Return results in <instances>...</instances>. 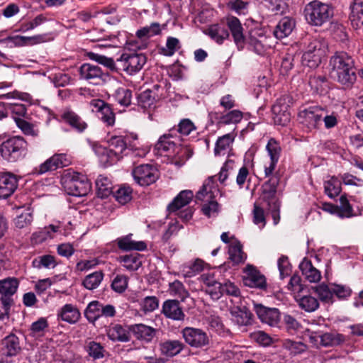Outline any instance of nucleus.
<instances>
[{
  "instance_id": "f257e3e1",
  "label": "nucleus",
  "mask_w": 363,
  "mask_h": 363,
  "mask_svg": "<svg viewBox=\"0 0 363 363\" xmlns=\"http://www.w3.org/2000/svg\"><path fill=\"white\" fill-rule=\"evenodd\" d=\"M303 14L309 25L320 27L330 21L333 16V9L329 4L313 0L306 4Z\"/></svg>"
},
{
  "instance_id": "f03ea898",
  "label": "nucleus",
  "mask_w": 363,
  "mask_h": 363,
  "mask_svg": "<svg viewBox=\"0 0 363 363\" xmlns=\"http://www.w3.org/2000/svg\"><path fill=\"white\" fill-rule=\"evenodd\" d=\"M214 180L215 176L209 177L196 196V199L203 202L201 211L208 218L216 216L219 211L218 203L214 199L218 192Z\"/></svg>"
},
{
  "instance_id": "7ed1b4c3",
  "label": "nucleus",
  "mask_w": 363,
  "mask_h": 363,
  "mask_svg": "<svg viewBox=\"0 0 363 363\" xmlns=\"http://www.w3.org/2000/svg\"><path fill=\"white\" fill-rule=\"evenodd\" d=\"M64 186L69 195L84 196L91 189V184L86 175L67 169L63 176Z\"/></svg>"
},
{
  "instance_id": "20e7f679",
  "label": "nucleus",
  "mask_w": 363,
  "mask_h": 363,
  "mask_svg": "<svg viewBox=\"0 0 363 363\" xmlns=\"http://www.w3.org/2000/svg\"><path fill=\"white\" fill-rule=\"evenodd\" d=\"M171 134H164L161 136L155 144V149L157 153L162 155L164 152L173 155V162L177 166L183 165L189 157L188 155V149L181 145H177L176 143L171 140Z\"/></svg>"
},
{
  "instance_id": "39448f33",
  "label": "nucleus",
  "mask_w": 363,
  "mask_h": 363,
  "mask_svg": "<svg viewBox=\"0 0 363 363\" xmlns=\"http://www.w3.org/2000/svg\"><path fill=\"white\" fill-rule=\"evenodd\" d=\"M27 151V142L20 136L12 137L0 145L1 156L9 162H16L23 158Z\"/></svg>"
},
{
  "instance_id": "423d86ee",
  "label": "nucleus",
  "mask_w": 363,
  "mask_h": 363,
  "mask_svg": "<svg viewBox=\"0 0 363 363\" xmlns=\"http://www.w3.org/2000/svg\"><path fill=\"white\" fill-rule=\"evenodd\" d=\"M117 62L123 71L133 74L143 68L146 63V57L143 54L123 53Z\"/></svg>"
},
{
  "instance_id": "0eeeda50",
  "label": "nucleus",
  "mask_w": 363,
  "mask_h": 363,
  "mask_svg": "<svg viewBox=\"0 0 363 363\" xmlns=\"http://www.w3.org/2000/svg\"><path fill=\"white\" fill-rule=\"evenodd\" d=\"M132 174L135 182L144 186L155 183L159 177L157 169L150 164H141L136 167L133 170Z\"/></svg>"
},
{
  "instance_id": "6e6552de",
  "label": "nucleus",
  "mask_w": 363,
  "mask_h": 363,
  "mask_svg": "<svg viewBox=\"0 0 363 363\" xmlns=\"http://www.w3.org/2000/svg\"><path fill=\"white\" fill-rule=\"evenodd\" d=\"M79 76L81 79L94 85L103 84L107 77L99 66L91 63H84L80 67Z\"/></svg>"
},
{
  "instance_id": "1a4fd4ad",
  "label": "nucleus",
  "mask_w": 363,
  "mask_h": 363,
  "mask_svg": "<svg viewBox=\"0 0 363 363\" xmlns=\"http://www.w3.org/2000/svg\"><path fill=\"white\" fill-rule=\"evenodd\" d=\"M354 60L352 56L345 52H337L333 55L329 61L330 74L332 78L345 70L354 66Z\"/></svg>"
},
{
  "instance_id": "9d476101",
  "label": "nucleus",
  "mask_w": 363,
  "mask_h": 363,
  "mask_svg": "<svg viewBox=\"0 0 363 363\" xmlns=\"http://www.w3.org/2000/svg\"><path fill=\"white\" fill-rule=\"evenodd\" d=\"M182 334L185 342L191 347L199 348L209 344V337L202 329L186 327L182 330Z\"/></svg>"
},
{
  "instance_id": "9b49d317",
  "label": "nucleus",
  "mask_w": 363,
  "mask_h": 363,
  "mask_svg": "<svg viewBox=\"0 0 363 363\" xmlns=\"http://www.w3.org/2000/svg\"><path fill=\"white\" fill-rule=\"evenodd\" d=\"M324 114V109L313 106L300 111L298 118L300 122L308 129H314L320 123Z\"/></svg>"
},
{
  "instance_id": "f8f14e48",
  "label": "nucleus",
  "mask_w": 363,
  "mask_h": 363,
  "mask_svg": "<svg viewBox=\"0 0 363 363\" xmlns=\"http://www.w3.org/2000/svg\"><path fill=\"white\" fill-rule=\"evenodd\" d=\"M277 181L269 179L262 186V194L259 196L261 205H266L268 207L277 208L279 202L276 196Z\"/></svg>"
},
{
  "instance_id": "ddd939ff",
  "label": "nucleus",
  "mask_w": 363,
  "mask_h": 363,
  "mask_svg": "<svg viewBox=\"0 0 363 363\" xmlns=\"http://www.w3.org/2000/svg\"><path fill=\"white\" fill-rule=\"evenodd\" d=\"M245 275L243 282L245 286L251 288L264 289L267 287L266 279L257 269L252 265H247L244 270Z\"/></svg>"
},
{
  "instance_id": "4468645a",
  "label": "nucleus",
  "mask_w": 363,
  "mask_h": 363,
  "mask_svg": "<svg viewBox=\"0 0 363 363\" xmlns=\"http://www.w3.org/2000/svg\"><path fill=\"white\" fill-rule=\"evenodd\" d=\"M18 186V179L12 173L0 172V199L12 195Z\"/></svg>"
},
{
  "instance_id": "2eb2a0df",
  "label": "nucleus",
  "mask_w": 363,
  "mask_h": 363,
  "mask_svg": "<svg viewBox=\"0 0 363 363\" xmlns=\"http://www.w3.org/2000/svg\"><path fill=\"white\" fill-rule=\"evenodd\" d=\"M279 99L272 106L273 120L275 125L285 126L291 121L289 106L285 102Z\"/></svg>"
},
{
  "instance_id": "dca6fc26",
  "label": "nucleus",
  "mask_w": 363,
  "mask_h": 363,
  "mask_svg": "<svg viewBox=\"0 0 363 363\" xmlns=\"http://www.w3.org/2000/svg\"><path fill=\"white\" fill-rule=\"evenodd\" d=\"M129 330L137 340L146 343L151 342L157 333V329L143 323L132 325Z\"/></svg>"
},
{
  "instance_id": "f3484780",
  "label": "nucleus",
  "mask_w": 363,
  "mask_h": 363,
  "mask_svg": "<svg viewBox=\"0 0 363 363\" xmlns=\"http://www.w3.org/2000/svg\"><path fill=\"white\" fill-rule=\"evenodd\" d=\"M200 281L206 286V291L213 299H218L221 296L222 284L215 278L213 273H204L200 277Z\"/></svg>"
},
{
  "instance_id": "a211bd4d",
  "label": "nucleus",
  "mask_w": 363,
  "mask_h": 363,
  "mask_svg": "<svg viewBox=\"0 0 363 363\" xmlns=\"http://www.w3.org/2000/svg\"><path fill=\"white\" fill-rule=\"evenodd\" d=\"M226 24L238 49H242L245 44V37L240 21L236 17L228 16L226 18Z\"/></svg>"
},
{
  "instance_id": "6ab92c4d",
  "label": "nucleus",
  "mask_w": 363,
  "mask_h": 363,
  "mask_svg": "<svg viewBox=\"0 0 363 363\" xmlns=\"http://www.w3.org/2000/svg\"><path fill=\"white\" fill-rule=\"evenodd\" d=\"M255 307L256 313L262 323L273 326L279 321L280 313L278 309L267 308L262 305H256Z\"/></svg>"
},
{
  "instance_id": "aec40b11",
  "label": "nucleus",
  "mask_w": 363,
  "mask_h": 363,
  "mask_svg": "<svg viewBox=\"0 0 363 363\" xmlns=\"http://www.w3.org/2000/svg\"><path fill=\"white\" fill-rule=\"evenodd\" d=\"M162 313L165 317L174 320H183L185 314L179 302L177 300H167L162 304Z\"/></svg>"
},
{
  "instance_id": "412c9836",
  "label": "nucleus",
  "mask_w": 363,
  "mask_h": 363,
  "mask_svg": "<svg viewBox=\"0 0 363 363\" xmlns=\"http://www.w3.org/2000/svg\"><path fill=\"white\" fill-rule=\"evenodd\" d=\"M18 286V281L15 278H7L0 281V299L11 303V296L13 295Z\"/></svg>"
},
{
  "instance_id": "4be33fe9",
  "label": "nucleus",
  "mask_w": 363,
  "mask_h": 363,
  "mask_svg": "<svg viewBox=\"0 0 363 363\" xmlns=\"http://www.w3.org/2000/svg\"><path fill=\"white\" fill-rule=\"evenodd\" d=\"M184 348V345L178 340H167L160 343L162 354L172 357L179 354Z\"/></svg>"
},
{
  "instance_id": "5701e85b",
  "label": "nucleus",
  "mask_w": 363,
  "mask_h": 363,
  "mask_svg": "<svg viewBox=\"0 0 363 363\" xmlns=\"http://www.w3.org/2000/svg\"><path fill=\"white\" fill-rule=\"evenodd\" d=\"M299 268L304 278L311 283H315L320 280L321 274L315 268L311 262L307 259H303L299 264Z\"/></svg>"
},
{
  "instance_id": "b1692460",
  "label": "nucleus",
  "mask_w": 363,
  "mask_h": 363,
  "mask_svg": "<svg viewBox=\"0 0 363 363\" xmlns=\"http://www.w3.org/2000/svg\"><path fill=\"white\" fill-rule=\"evenodd\" d=\"M344 89H351L357 81L355 65L342 70L340 74L333 77Z\"/></svg>"
},
{
  "instance_id": "393cba45",
  "label": "nucleus",
  "mask_w": 363,
  "mask_h": 363,
  "mask_svg": "<svg viewBox=\"0 0 363 363\" xmlns=\"http://www.w3.org/2000/svg\"><path fill=\"white\" fill-rule=\"evenodd\" d=\"M194 197L193 191L191 190L182 191L169 204L168 211L169 212H176L182 208L188 205Z\"/></svg>"
},
{
  "instance_id": "a878e982",
  "label": "nucleus",
  "mask_w": 363,
  "mask_h": 363,
  "mask_svg": "<svg viewBox=\"0 0 363 363\" xmlns=\"http://www.w3.org/2000/svg\"><path fill=\"white\" fill-rule=\"evenodd\" d=\"M295 28V21L289 17L281 18L274 31V36L282 39L289 36Z\"/></svg>"
},
{
  "instance_id": "bb28decb",
  "label": "nucleus",
  "mask_w": 363,
  "mask_h": 363,
  "mask_svg": "<svg viewBox=\"0 0 363 363\" xmlns=\"http://www.w3.org/2000/svg\"><path fill=\"white\" fill-rule=\"evenodd\" d=\"M132 235H128L117 240L118 247L124 251L138 250L143 251L147 245L143 241H135L131 239Z\"/></svg>"
},
{
  "instance_id": "cd10ccee",
  "label": "nucleus",
  "mask_w": 363,
  "mask_h": 363,
  "mask_svg": "<svg viewBox=\"0 0 363 363\" xmlns=\"http://www.w3.org/2000/svg\"><path fill=\"white\" fill-rule=\"evenodd\" d=\"M4 354L12 357L21 351L18 337L14 334H10L2 340Z\"/></svg>"
},
{
  "instance_id": "c85d7f7f",
  "label": "nucleus",
  "mask_w": 363,
  "mask_h": 363,
  "mask_svg": "<svg viewBox=\"0 0 363 363\" xmlns=\"http://www.w3.org/2000/svg\"><path fill=\"white\" fill-rule=\"evenodd\" d=\"M57 316L61 318L63 321L75 323L79 320L81 314L76 306L72 304H65L59 311Z\"/></svg>"
},
{
  "instance_id": "c756f323",
  "label": "nucleus",
  "mask_w": 363,
  "mask_h": 363,
  "mask_svg": "<svg viewBox=\"0 0 363 363\" xmlns=\"http://www.w3.org/2000/svg\"><path fill=\"white\" fill-rule=\"evenodd\" d=\"M62 118L79 132H82L87 127V124L81 117L72 111H65L62 115Z\"/></svg>"
},
{
  "instance_id": "7c9ffc66",
  "label": "nucleus",
  "mask_w": 363,
  "mask_h": 363,
  "mask_svg": "<svg viewBox=\"0 0 363 363\" xmlns=\"http://www.w3.org/2000/svg\"><path fill=\"white\" fill-rule=\"evenodd\" d=\"M107 335L113 341L128 342L130 340L128 331L119 324L111 325L107 330Z\"/></svg>"
},
{
  "instance_id": "2f4dec72",
  "label": "nucleus",
  "mask_w": 363,
  "mask_h": 363,
  "mask_svg": "<svg viewBox=\"0 0 363 363\" xmlns=\"http://www.w3.org/2000/svg\"><path fill=\"white\" fill-rule=\"evenodd\" d=\"M325 194L330 199L337 196L341 191V182L335 176L330 177L329 179L324 182Z\"/></svg>"
},
{
  "instance_id": "473e14b6",
  "label": "nucleus",
  "mask_w": 363,
  "mask_h": 363,
  "mask_svg": "<svg viewBox=\"0 0 363 363\" xmlns=\"http://www.w3.org/2000/svg\"><path fill=\"white\" fill-rule=\"evenodd\" d=\"M235 135L228 133L219 137L216 141L214 152L216 155H225L234 141Z\"/></svg>"
},
{
  "instance_id": "72a5a7b5",
  "label": "nucleus",
  "mask_w": 363,
  "mask_h": 363,
  "mask_svg": "<svg viewBox=\"0 0 363 363\" xmlns=\"http://www.w3.org/2000/svg\"><path fill=\"white\" fill-rule=\"evenodd\" d=\"M142 256L138 253L121 256L119 261L123 263V266L129 271L137 270L141 265Z\"/></svg>"
},
{
  "instance_id": "f704fd0d",
  "label": "nucleus",
  "mask_w": 363,
  "mask_h": 363,
  "mask_svg": "<svg viewBox=\"0 0 363 363\" xmlns=\"http://www.w3.org/2000/svg\"><path fill=\"white\" fill-rule=\"evenodd\" d=\"M340 205L337 206V216L340 218H352L355 216L352 205L350 203L349 200L345 194H343L340 198Z\"/></svg>"
},
{
  "instance_id": "c9c22d12",
  "label": "nucleus",
  "mask_w": 363,
  "mask_h": 363,
  "mask_svg": "<svg viewBox=\"0 0 363 363\" xmlns=\"http://www.w3.org/2000/svg\"><path fill=\"white\" fill-rule=\"evenodd\" d=\"M155 101V94L150 89L143 91L138 97V105L144 109L154 108Z\"/></svg>"
},
{
  "instance_id": "e433bc0d",
  "label": "nucleus",
  "mask_w": 363,
  "mask_h": 363,
  "mask_svg": "<svg viewBox=\"0 0 363 363\" xmlns=\"http://www.w3.org/2000/svg\"><path fill=\"white\" fill-rule=\"evenodd\" d=\"M204 262L199 259L194 262L185 264L182 266L181 272L185 277H192L203 269Z\"/></svg>"
},
{
  "instance_id": "4c0bfd02",
  "label": "nucleus",
  "mask_w": 363,
  "mask_h": 363,
  "mask_svg": "<svg viewBox=\"0 0 363 363\" xmlns=\"http://www.w3.org/2000/svg\"><path fill=\"white\" fill-rule=\"evenodd\" d=\"M308 83L311 89L318 94H323L327 91L328 81L325 76L317 75L311 77Z\"/></svg>"
},
{
  "instance_id": "58836bf2",
  "label": "nucleus",
  "mask_w": 363,
  "mask_h": 363,
  "mask_svg": "<svg viewBox=\"0 0 363 363\" xmlns=\"http://www.w3.org/2000/svg\"><path fill=\"white\" fill-rule=\"evenodd\" d=\"M96 186L98 196L101 198H106L112 193V184L106 177L100 175L96 181Z\"/></svg>"
},
{
  "instance_id": "ea45409f",
  "label": "nucleus",
  "mask_w": 363,
  "mask_h": 363,
  "mask_svg": "<svg viewBox=\"0 0 363 363\" xmlns=\"http://www.w3.org/2000/svg\"><path fill=\"white\" fill-rule=\"evenodd\" d=\"M301 308L306 312H313L319 307L318 301L313 296L308 295L300 298H296Z\"/></svg>"
},
{
  "instance_id": "a19ab883",
  "label": "nucleus",
  "mask_w": 363,
  "mask_h": 363,
  "mask_svg": "<svg viewBox=\"0 0 363 363\" xmlns=\"http://www.w3.org/2000/svg\"><path fill=\"white\" fill-rule=\"evenodd\" d=\"M229 258L235 264H239L246 259V255L242 250V245L240 242H236L229 247Z\"/></svg>"
},
{
  "instance_id": "79ce46f5",
  "label": "nucleus",
  "mask_w": 363,
  "mask_h": 363,
  "mask_svg": "<svg viewBox=\"0 0 363 363\" xmlns=\"http://www.w3.org/2000/svg\"><path fill=\"white\" fill-rule=\"evenodd\" d=\"M101 304L97 301H93L89 303L85 311L84 315L86 319L91 322H95L99 318L101 317Z\"/></svg>"
},
{
  "instance_id": "37998d69",
  "label": "nucleus",
  "mask_w": 363,
  "mask_h": 363,
  "mask_svg": "<svg viewBox=\"0 0 363 363\" xmlns=\"http://www.w3.org/2000/svg\"><path fill=\"white\" fill-rule=\"evenodd\" d=\"M85 350L94 359L104 357L105 350L104 347L95 341H88L85 345Z\"/></svg>"
},
{
  "instance_id": "c03bdc74",
  "label": "nucleus",
  "mask_w": 363,
  "mask_h": 363,
  "mask_svg": "<svg viewBox=\"0 0 363 363\" xmlns=\"http://www.w3.org/2000/svg\"><path fill=\"white\" fill-rule=\"evenodd\" d=\"M208 33L218 44L223 43V40L229 37L228 31L218 25L211 26L208 30Z\"/></svg>"
},
{
  "instance_id": "a18cd8bd",
  "label": "nucleus",
  "mask_w": 363,
  "mask_h": 363,
  "mask_svg": "<svg viewBox=\"0 0 363 363\" xmlns=\"http://www.w3.org/2000/svg\"><path fill=\"white\" fill-rule=\"evenodd\" d=\"M104 278V274L101 271H97L87 275L83 281V285L89 290H93L97 288Z\"/></svg>"
},
{
  "instance_id": "49530a36",
  "label": "nucleus",
  "mask_w": 363,
  "mask_h": 363,
  "mask_svg": "<svg viewBox=\"0 0 363 363\" xmlns=\"http://www.w3.org/2000/svg\"><path fill=\"white\" fill-rule=\"evenodd\" d=\"M243 113L239 110H233L220 117L218 123L222 125L236 124L241 121Z\"/></svg>"
},
{
  "instance_id": "de8ad7c7",
  "label": "nucleus",
  "mask_w": 363,
  "mask_h": 363,
  "mask_svg": "<svg viewBox=\"0 0 363 363\" xmlns=\"http://www.w3.org/2000/svg\"><path fill=\"white\" fill-rule=\"evenodd\" d=\"M33 220V213L30 211L27 210L16 216L13 220V223L16 228L26 229L31 225Z\"/></svg>"
},
{
  "instance_id": "09e8293b",
  "label": "nucleus",
  "mask_w": 363,
  "mask_h": 363,
  "mask_svg": "<svg viewBox=\"0 0 363 363\" xmlns=\"http://www.w3.org/2000/svg\"><path fill=\"white\" fill-rule=\"evenodd\" d=\"M96 152L99 154L101 162L104 164H111L121 158L118 155H115L114 152L111 151L109 148L99 147L97 148Z\"/></svg>"
},
{
  "instance_id": "8fccbe9b",
  "label": "nucleus",
  "mask_w": 363,
  "mask_h": 363,
  "mask_svg": "<svg viewBox=\"0 0 363 363\" xmlns=\"http://www.w3.org/2000/svg\"><path fill=\"white\" fill-rule=\"evenodd\" d=\"M161 26L158 23H152L148 26H145L141 29L138 30L136 33V35L140 38H150L161 33Z\"/></svg>"
},
{
  "instance_id": "3c124183",
  "label": "nucleus",
  "mask_w": 363,
  "mask_h": 363,
  "mask_svg": "<svg viewBox=\"0 0 363 363\" xmlns=\"http://www.w3.org/2000/svg\"><path fill=\"white\" fill-rule=\"evenodd\" d=\"M181 48L180 41L174 37H168L166 45L162 48L161 52L164 56H172L178 50Z\"/></svg>"
},
{
  "instance_id": "603ef678",
  "label": "nucleus",
  "mask_w": 363,
  "mask_h": 363,
  "mask_svg": "<svg viewBox=\"0 0 363 363\" xmlns=\"http://www.w3.org/2000/svg\"><path fill=\"white\" fill-rule=\"evenodd\" d=\"M109 149L121 157L126 149V143L122 136H113L109 140Z\"/></svg>"
},
{
  "instance_id": "864d4df0",
  "label": "nucleus",
  "mask_w": 363,
  "mask_h": 363,
  "mask_svg": "<svg viewBox=\"0 0 363 363\" xmlns=\"http://www.w3.org/2000/svg\"><path fill=\"white\" fill-rule=\"evenodd\" d=\"M32 264L37 269L54 268L56 266L55 259L52 255H43L33 259Z\"/></svg>"
},
{
  "instance_id": "5fc2aeb1",
  "label": "nucleus",
  "mask_w": 363,
  "mask_h": 363,
  "mask_svg": "<svg viewBox=\"0 0 363 363\" xmlns=\"http://www.w3.org/2000/svg\"><path fill=\"white\" fill-rule=\"evenodd\" d=\"M233 320L238 325H247L250 323L251 313L247 311L238 309L231 312Z\"/></svg>"
},
{
  "instance_id": "6e6d98bb",
  "label": "nucleus",
  "mask_w": 363,
  "mask_h": 363,
  "mask_svg": "<svg viewBox=\"0 0 363 363\" xmlns=\"http://www.w3.org/2000/svg\"><path fill=\"white\" fill-rule=\"evenodd\" d=\"M169 292L172 295L184 300L189 296V292L186 290L183 284L179 281H174L169 284Z\"/></svg>"
},
{
  "instance_id": "4d7b16f0",
  "label": "nucleus",
  "mask_w": 363,
  "mask_h": 363,
  "mask_svg": "<svg viewBox=\"0 0 363 363\" xmlns=\"http://www.w3.org/2000/svg\"><path fill=\"white\" fill-rule=\"evenodd\" d=\"M264 40H266L264 36L262 35L259 38H257L256 36L251 34L248 38V45L256 53L262 55L265 51Z\"/></svg>"
},
{
  "instance_id": "13d9d810",
  "label": "nucleus",
  "mask_w": 363,
  "mask_h": 363,
  "mask_svg": "<svg viewBox=\"0 0 363 363\" xmlns=\"http://www.w3.org/2000/svg\"><path fill=\"white\" fill-rule=\"evenodd\" d=\"M252 340L256 342L260 345L267 347L272 343V337L262 330H257L250 334Z\"/></svg>"
},
{
  "instance_id": "bf43d9fd",
  "label": "nucleus",
  "mask_w": 363,
  "mask_h": 363,
  "mask_svg": "<svg viewBox=\"0 0 363 363\" xmlns=\"http://www.w3.org/2000/svg\"><path fill=\"white\" fill-rule=\"evenodd\" d=\"M266 149L270 157V160L278 162L281 149L277 141L274 138L269 140Z\"/></svg>"
},
{
  "instance_id": "052dcab7",
  "label": "nucleus",
  "mask_w": 363,
  "mask_h": 363,
  "mask_svg": "<svg viewBox=\"0 0 363 363\" xmlns=\"http://www.w3.org/2000/svg\"><path fill=\"white\" fill-rule=\"evenodd\" d=\"M311 53L312 52L303 53L302 56V63L310 68H315L320 64L323 57L325 56Z\"/></svg>"
},
{
  "instance_id": "680f3d73",
  "label": "nucleus",
  "mask_w": 363,
  "mask_h": 363,
  "mask_svg": "<svg viewBox=\"0 0 363 363\" xmlns=\"http://www.w3.org/2000/svg\"><path fill=\"white\" fill-rule=\"evenodd\" d=\"M305 52H312L311 54L325 56L326 54V46L320 40L315 39L308 45Z\"/></svg>"
},
{
  "instance_id": "e2e57ef3",
  "label": "nucleus",
  "mask_w": 363,
  "mask_h": 363,
  "mask_svg": "<svg viewBox=\"0 0 363 363\" xmlns=\"http://www.w3.org/2000/svg\"><path fill=\"white\" fill-rule=\"evenodd\" d=\"M114 196L120 203L125 204L132 199V190L130 187H121L116 191Z\"/></svg>"
},
{
  "instance_id": "0e129e2a",
  "label": "nucleus",
  "mask_w": 363,
  "mask_h": 363,
  "mask_svg": "<svg viewBox=\"0 0 363 363\" xmlns=\"http://www.w3.org/2000/svg\"><path fill=\"white\" fill-rule=\"evenodd\" d=\"M48 327V320L45 318H40L32 323L30 332L33 336H42L45 330Z\"/></svg>"
},
{
  "instance_id": "69168bd1",
  "label": "nucleus",
  "mask_w": 363,
  "mask_h": 363,
  "mask_svg": "<svg viewBox=\"0 0 363 363\" xmlns=\"http://www.w3.org/2000/svg\"><path fill=\"white\" fill-rule=\"evenodd\" d=\"M88 55L91 60H93L99 64L103 65L111 70H114L116 69V65L112 58L107 57L106 56L101 55L94 52H89Z\"/></svg>"
},
{
  "instance_id": "338daca9",
  "label": "nucleus",
  "mask_w": 363,
  "mask_h": 363,
  "mask_svg": "<svg viewBox=\"0 0 363 363\" xmlns=\"http://www.w3.org/2000/svg\"><path fill=\"white\" fill-rule=\"evenodd\" d=\"M116 97L121 105L128 106L131 104L132 92L128 89L120 88L116 91Z\"/></svg>"
},
{
  "instance_id": "774afa93",
  "label": "nucleus",
  "mask_w": 363,
  "mask_h": 363,
  "mask_svg": "<svg viewBox=\"0 0 363 363\" xmlns=\"http://www.w3.org/2000/svg\"><path fill=\"white\" fill-rule=\"evenodd\" d=\"M159 306V300L155 296H147L144 298L141 303V308L145 313L152 312Z\"/></svg>"
}]
</instances>
